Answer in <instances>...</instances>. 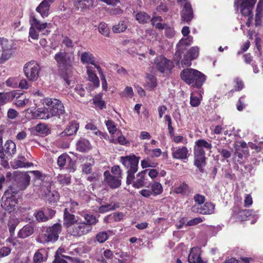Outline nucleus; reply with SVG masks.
Here are the masks:
<instances>
[{
	"label": "nucleus",
	"instance_id": "26",
	"mask_svg": "<svg viewBox=\"0 0 263 263\" xmlns=\"http://www.w3.org/2000/svg\"><path fill=\"white\" fill-rule=\"evenodd\" d=\"M33 232L34 227L30 224H26L18 231L17 237L24 239L31 236Z\"/></svg>",
	"mask_w": 263,
	"mask_h": 263
},
{
	"label": "nucleus",
	"instance_id": "49",
	"mask_svg": "<svg viewBox=\"0 0 263 263\" xmlns=\"http://www.w3.org/2000/svg\"><path fill=\"white\" fill-rule=\"evenodd\" d=\"M35 130L37 132L44 135H47L50 132L49 128L44 124H37L35 127Z\"/></svg>",
	"mask_w": 263,
	"mask_h": 263
},
{
	"label": "nucleus",
	"instance_id": "31",
	"mask_svg": "<svg viewBox=\"0 0 263 263\" xmlns=\"http://www.w3.org/2000/svg\"><path fill=\"white\" fill-rule=\"evenodd\" d=\"M115 234L112 230H107L106 231L99 232L96 236V240L100 243H103L106 241L110 236H113Z\"/></svg>",
	"mask_w": 263,
	"mask_h": 263
},
{
	"label": "nucleus",
	"instance_id": "61",
	"mask_svg": "<svg viewBox=\"0 0 263 263\" xmlns=\"http://www.w3.org/2000/svg\"><path fill=\"white\" fill-rule=\"evenodd\" d=\"M66 257L69 256L66 255H55L54 259L52 263H67V262L63 259V258L67 259Z\"/></svg>",
	"mask_w": 263,
	"mask_h": 263
},
{
	"label": "nucleus",
	"instance_id": "63",
	"mask_svg": "<svg viewBox=\"0 0 263 263\" xmlns=\"http://www.w3.org/2000/svg\"><path fill=\"white\" fill-rule=\"evenodd\" d=\"M111 142L117 144L119 143L121 145H124L127 143V140L123 136H120L118 137L117 140L112 139L111 140Z\"/></svg>",
	"mask_w": 263,
	"mask_h": 263
},
{
	"label": "nucleus",
	"instance_id": "14",
	"mask_svg": "<svg viewBox=\"0 0 263 263\" xmlns=\"http://www.w3.org/2000/svg\"><path fill=\"white\" fill-rule=\"evenodd\" d=\"M104 181L111 189L119 187L121 184V178L111 175L108 171L104 173Z\"/></svg>",
	"mask_w": 263,
	"mask_h": 263
},
{
	"label": "nucleus",
	"instance_id": "10",
	"mask_svg": "<svg viewBox=\"0 0 263 263\" xmlns=\"http://www.w3.org/2000/svg\"><path fill=\"white\" fill-rule=\"evenodd\" d=\"M155 64L157 69L162 73H168L174 67L172 61L167 59L164 57H157L155 60Z\"/></svg>",
	"mask_w": 263,
	"mask_h": 263
},
{
	"label": "nucleus",
	"instance_id": "2",
	"mask_svg": "<svg viewBox=\"0 0 263 263\" xmlns=\"http://www.w3.org/2000/svg\"><path fill=\"white\" fill-rule=\"evenodd\" d=\"M139 158L135 155L120 157V162L127 168V176L126 177V183L128 185L133 184L135 177V174L138 171Z\"/></svg>",
	"mask_w": 263,
	"mask_h": 263
},
{
	"label": "nucleus",
	"instance_id": "62",
	"mask_svg": "<svg viewBox=\"0 0 263 263\" xmlns=\"http://www.w3.org/2000/svg\"><path fill=\"white\" fill-rule=\"evenodd\" d=\"M39 32L36 29L31 26L29 29V36L32 39L37 40L39 37Z\"/></svg>",
	"mask_w": 263,
	"mask_h": 263
},
{
	"label": "nucleus",
	"instance_id": "59",
	"mask_svg": "<svg viewBox=\"0 0 263 263\" xmlns=\"http://www.w3.org/2000/svg\"><path fill=\"white\" fill-rule=\"evenodd\" d=\"M171 138L173 141L176 143H179L181 142L184 143H187V139L181 135L175 136L174 135V136H172Z\"/></svg>",
	"mask_w": 263,
	"mask_h": 263
},
{
	"label": "nucleus",
	"instance_id": "24",
	"mask_svg": "<svg viewBox=\"0 0 263 263\" xmlns=\"http://www.w3.org/2000/svg\"><path fill=\"white\" fill-rule=\"evenodd\" d=\"M147 171V170L142 171L137 174L136 179L133 184L134 187L140 189L145 185V174Z\"/></svg>",
	"mask_w": 263,
	"mask_h": 263
},
{
	"label": "nucleus",
	"instance_id": "3",
	"mask_svg": "<svg viewBox=\"0 0 263 263\" xmlns=\"http://www.w3.org/2000/svg\"><path fill=\"white\" fill-rule=\"evenodd\" d=\"M257 0H235L234 7L237 11H239L241 14L245 16H249L246 23L248 27H250L252 23L253 15L252 10Z\"/></svg>",
	"mask_w": 263,
	"mask_h": 263
},
{
	"label": "nucleus",
	"instance_id": "9",
	"mask_svg": "<svg viewBox=\"0 0 263 263\" xmlns=\"http://www.w3.org/2000/svg\"><path fill=\"white\" fill-rule=\"evenodd\" d=\"M44 103L47 106H49L53 116L63 115L65 113L64 107L61 101L56 99L46 98Z\"/></svg>",
	"mask_w": 263,
	"mask_h": 263
},
{
	"label": "nucleus",
	"instance_id": "7",
	"mask_svg": "<svg viewBox=\"0 0 263 263\" xmlns=\"http://www.w3.org/2000/svg\"><path fill=\"white\" fill-rule=\"evenodd\" d=\"M40 70V67L35 61L27 62L24 66L25 76L32 81H35L38 79Z\"/></svg>",
	"mask_w": 263,
	"mask_h": 263
},
{
	"label": "nucleus",
	"instance_id": "48",
	"mask_svg": "<svg viewBox=\"0 0 263 263\" xmlns=\"http://www.w3.org/2000/svg\"><path fill=\"white\" fill-rule=\"evenodd\" d=\"M84 219L86 220L85 222L86 225L91 227L92 225H95L98 222V220L92 215L91 214H85L84 215Z\"/></svg>",
	"mask_w": 263,
	"mask_h": 263
},
{
	"label": "nucleus",
	"instance_id": "25",
	"mask_svg": "<svg viewBox=\"0 0 263 263\" xmlns=\"http://www.w3.org/2000/svg\"><path fill=\"white\" fill-rule=\"evenodd\" d=\"M30 22L31 26L36 29L39 32L43 31L45 29L48 28V27L51 25L50 23H41L34 16L31 17Z\"/></svg>",
	"mask_w": 263,
	"mask_h": 263
},
{
	"label": "nucleus",
	"instance_id": "45",
	"mask_svg": "<svg viewBox=\"0 0 263 263\" xmlns=\"http://www.w3.org/2000/svg\"><path fill=\"white\" fill-rule=\"evenodd\" d=\"M99 32L106 37H108L110 34V29L108 25L105 23H101L98 26Z\"/></svg>",
	"mask_w": 263,
	"mask_h": 263
},
{
	"label": "nucleus",
	"instance_id": "37",
	"mask_svg": "<svg viewBox=\"0 0 263 263\" xmlns=\"http://www.w3.org/2000/svg\"><path fill=\"white\" fill-rule=\"evenodd\" d=\"M191 192V189L189 185L185 183H182L174 189V192L176 194H180L182 195H188Z\"/></svg>",
	"mask_w": 263,
	"mask_h": 263
},
{
	"label": "nucleus",
	"instance_id": "50",
	"mask_svg": "<svg viewBox=\"0 0 263 263\" xmlns=\"http://www.w3.org/2000/svg\"><path fill=\"white\" fill-rule=\"evenodd\" d=\"M191 60H194L196 59L199 55V48L198 47H193L186 53Z\"/></svg>",
	"mask_w": 263,
	"mask_h": 263
},
{
	"label": "nucleus",
	"instance_id": "6",
	"mask_svg": "<svg viewBox=\"0 0 263 263\" xmlns=\"http://www.w3.org/2000/svg\"><path fill=\"white\" fill-rule=\"evenodd\" d=\"M54 59L60 69L66 70L72 66L74 57L70 53L65 51H60L55 54Z\"/></svg>",
	"mask_w": 263,
	"mask_h": 263
},
{
	"label": "nucleus",
	"instance_id": "54",
	"mask_svg": "<svg viewBox=\"0 0 263 263\" xmlns=\"http://www.w3.org/2000/svg\"><path fill=\"white\" fill-rule=\"evenodd\" d=\"M120 95L122 97L132 98L134 95L133 88L131 87L127 86L124 89V90L121 93Z\"/></svg>",
	"mask_w": 263,
	"mask_h": 263
},
{
	"label": "nucleus",
	"instance_id": "57",
	"mask_svg": "<svg viewBox=\"0 0 263 263\" xmlns=\"http://www.w3.org/2000/svg\"><path fill=\"white\" fill-rule=\"evenodd\" d=\"M115 209V206L111 204L103 205L99 207V212L101 213L107 212Z\"/></svg>",
	"mask_w": 263,
	"mask_h": 263
},
{
	"label": "nucleus",
	"instance_id": "21",
	"mask_svg": "<svg viewBox=\"0 0 263 263\" xmlns=\"http://www.w3.org/2000/svg\"><path fill=\"white\" fill-rule=\"evenodd\" d=\"M31 173L33 175L36 179L42 181L41 184L43 187H49L51 186V179L49 176L43 174L39 171H32Z\"/></svg>",
	"mask_w": 263,
	"mask_h": 263
},
{
	"label": "nucleus",
	"instance_id": "19",
	"mask_svg": "<svg viewBox=\"0 0 263 263\" xmlns=\"http://www.w3.org/2000/svg\"><path fill=\"white\" fill-rule=\"evenodd\" d=\"M54 0H44L36 8V11L39 12L42 17H47L49 14V7Z\"/></svg>",
	"mask_w": 263,
	"mask_h": 263
},
{
	"label": "nucleus",
	"instance_id": "33",
	"mask_svg": "<svg viewBox=\"0 0 263 263\" xmlns=\"http://www.w3.org/2000/svg\"><path fill=\"white\" fill-rule=\"evenodd\" d=\"M3 148L4 154H6L8 156H12L16 153L15 144L11 140L7 141Z\"/></svg>",
	"mask_w": 263,
	"mask_h": 263
},
{
	"label": "nucleus",
	"instance_id": "58",
	"mask_svg": "<svg viewBox=\"0 0 263 263\" xmlns=\"http://www.w3.org/2000/svg\"><path fill=\"white\" fill-rule=\"evenodd\" d=\"M94 104L100 109L105 107V103L100 97H95L93 100Z\"/></svg>",
	"mask_w": 263,
	"mask_h": 263
},
{
	"label": "nucleus",
	"instance_id": "13",
	"mask_svg": "<svg viewBox=\"0 0 263 263\" xmlns=\"http://www.w3.org/2000/svg\"><path fill=\"white\" fill-rule=\"evenodd\" d=\"M15 182L16 186L22 190H25L29 184L30 177L26 173H20L16 175Z\"/></svg>",
	"mask_w": 263,
	"mask_h": 263
},
{
	"label": "nucleus",
	"instance_id": "18",
	"mask_svg": "<svg viewBox=\"0 0 263 263\" xmlns=\"http://www.w3.org/2000/svg\"><path fill=\"white\" fill-rule=\"evenodd\" d=\"M173 158L180 160H186L189 157V151L186 147H178L172 149Z\"/></svg>",
	"mask_w": 263,
	"mask_h": 263
},
{
	"label": "nucleus",
	"instance_id": "51",
	"mask_svg": "<svg viewBox=\"0 0 263 263\" xmlns=\"http://www.w3.org/2000/svg\"><path fill=\"white\" fill-rule=\"evenodd\" d=\"M145 151H147V154H150L152 158H155L159 157L161 154L162 151L160 148H155L153 149H148L147 147L145 148Z\"/></svg>",
	"mask_w": 263,
	"mask_h": 263
},
{
	"label": "nucleus",
	"instance_id": "5",
	"mask_svg": "<svg viewBox=\"0 0 263 263\" xmlns=\"http://www.w3.org/2000/svg\"><path fill=\"white\" fill-rule=\"evenodd\" d=\"M22 190L14 184L12 186L5 192L4 195L2 198V206L6 210L12 211L14 206L17 203L18 200L14 198L16 195Z\"/></svg>",
	"mask_w": 263,
	"mask_h": 263
},
{
	"label": "nucleus",
	"instance_id": "17",
	"mask_svg": "<svg viewBox=\"0 0 263 263\" xmlns=\"http://www.w3.org/2000/svg\"><path fill=\"white\" fill-rule=\"evenodd\" d=\"M201 249L199 247H193L191 249L188 256L189 263H203L201 257Z\"/></svg>",
	"mask_w": 263,
	"mask_h": 263
},
{
	"label": "nucleus",
	"instance_id": "52",
	"mask_svg": "<svg viewBox=\"0 0 263 263\" xmlns=\"http://www.w3.org/2000/svg\"><path fill=\"white\" fill-rule=\"evenodd\" d=\"M105 124L110 134H114L116 133V132L117 131V128L114 122L112 121H106Z\"/></svg>",
	"mask_w": 263,
	"mask_h": 263
},
{
	"label": "nucleus",
	"instance_id": "32",
	"mask_svg": "<svg viewBox=\"0 0 263 263\" xmlns=\"http://www.w3.org/2000/svg\"><path fill=\"white\" fill-rule=\"evenodd\" d=\"M77 149L81 152H85L91 148V145L88 140L81 139L77 143Z\"/></svg>",
	"mask_w": 263,
	"mask_h": 263
},
{
	"label": "nucleus",
	"instance_id": "60",
	"mask_svg": "<svg viewBox=\"0 0 263 263\" xmlns=\"http://www.w3.org/2000/svg\"><path fill=\"white\" fill-rule=\"evenodd\" d=\"M78 206V203L73 201H70V202L67 203L66 205V208H68V212H74L77 207Z\"/></svg>",
	"mask_w": 263,
	"mask_h": 263
},
{
	"label": "nucleus",
	"instance_id": "40",
	"mask_svg": "<svg viewBox=\"0 0 263 263\" xmlns=\"http://www.w3.org/2000/svg\"><path fill=\"white\" fill-rule=\"evenodd\" d=\"M127 28V22L126 21H120L117 25L112 27V31L116 33L124 32Z\"/></svg>",
	"mask_w": 263,
	"mask_h": 263
},
{
	"label": "nucleus",
	"instance_id": "22",
	"mask_svg": "<svg viewBox=\"0 0 263 263\" xmlns=\"http://www.w3.org/2000/svg\"><path fill=\"white\" fill-rule=\"evenodd\" d=\"M181 15L182 20L186 22L191 21L193 18V11L190 3H186L184 4Z\"/></svg>",
	"mask_w": 263,
	"mask_h": 263
},
{
	"label": "nucleus",
	"instance_id": "1",
	"mask_svg": "<svg viewBox=\"0 0 263 263\" xmlns=\"http://www.w3.org/2000/svg\"><path fill=\"white\" fill-rule=\"evenodd\" d=\"M180 77L187 84L197 88L200 87L205 81L204 74L192 68H186L182 70Z\"/></svg>",
	"mask_w": 263,
	"mask_h": 263
},
{
	"label": "nucleus",
	"instance_id": "53",
	"mask_svg": "<svg viewBox=\"0 0 263 263\" xmlns=\"http://www.w3.org/2000/svg\"><path fill=\"white\" fill-rule=\"evenodd\" d=\"M158 163L156 162H152L149 159H144L141 162V165L143 168L147 167H155Z\"/></svg>",
	"mask_w": 263,
	"mask_h": 263
},
{
	"label": "nucleus",
	"instance_id": "16",
	"mask_svg": "<svg viewBox=\"0 0 263 263\" xmlns=\"http://www.w3.org/2000/svg\"><path fill=\"white\" fill-rule=\"evenodd\" d=\"M194 164L198 168L200 172H203V167L205 165V153L200 151L194 150Z\"/></svg>",
	"mask_w": 263,
	"mask_h": 263
},
{
	"label": "nucleus",
	"instance_id": "43",
	"mask_svg": "<svg viewBox=\"0 0 263 263\" xmlns=\"http://www.w3.org/2000/svg\"><path fill=\"white\" fill-rule=\"evenodd\" d=\"M251 215V212L249 210H241L236 215V218L240 221H244Z\"/></svg>",
	"mask_w": 263,
	"mask_h": 263
},
{
	"label": "nucleus",
	"instance_id": "27",
	"mask_svg": "<svg viewBox=\"0 0 263 263\" xmlns=\"http://www.w3.org/2000/svg\"><path fill=\"white\" fill-rule=\"evenodd\" d=\"M36 116L41 119H48L53 117L49 106L38 109L36 111Z\"/></svg>",
	"mask_w": 263,
	"mask_h": 263
},
{
	"label": "nucleus",
	"instance_id": "12",
	"mask_svg": "<svg viewBox=\"0 0 263 263\" xmlns=\"http://www.w3.org/2000/svg\"><path fill=\"white\" fill-rule=\"evenodd\" d=\"M80 60L83 64H90L91 66H93L98 72H101V66L99 62L96 61L95 57L90 52H82L80 56Z\"/></svg>",
	"mask_w": 263,
	"mask_h": 263
},
{
	"label": "nucleus",
	"instance_id": "39",
	"mask_svg": "<svg viewBox=\"0 0 263 263\" xmlns=\"http://www.w3.org/2000/svg\"><path fill=\"white\" fill-rule=\"evenodd\" d=\"M95 161L93 158H90L88 162L81 165L82 172L85 174H89L91 173L92 166L94 165Z\"/></svg>",
	"mask_w": 263,
	"mask_h": 263
},
{
	"label": "nucleus",
	"instance_id": "55",
	"mask_svg": "<svg viewBox=\"0 0 263 263\" xmlns=\"http://www.w3.org/2000/svg\"><path fill=\"white\" fill-rule=\"evenodd\" d=\"M70 157L68 156L67 155H60L58 159L57 163L58 165L62 167L66 164L67 159H69Z\"/></svg>",
	"mask_w": 263,
	"mask_h": 263
},
{
	"label": "nucleus",
	"instance_id": "20",
	"mask_svg": "<svg viewBox=\"0 0 263 263\" xmlns=\"http://www.w3.org/2000/svg\"><path fill=\"white\" fill-rule=\"evenodd\" d=\"M86 68L88 80L91 82L95 87H99L100 85V81L95 70V68H96L89 65H87Z\"/></svg>",
	"mask_w": 263,
	"mask_h": 263
},
{
	"label": "nucleus",
	"instance_id": "35",
	"mask_svg": "<svg viewBox=\"0 0 263 263\" xmlns=\"http://www.w3.org/2000/svg\"><path fill=\"white\" fill-rule=\"evenodd\" d=\"M0 45L2 50L14 51L15 50V44L12 40L9 41L5 38H0Z\"/></svg>",
	"mask_w": 263,
	"mask_h": 263
},
{
	"label": "nucleus",
	"instance_id": "8",
	"mask_svg": "<svg viewBox=\"0 0 263 263\" xmlns=\"http://www.w3.org/2000/svg\"><path fill=\"white\" fill-rule=\"evenodd\" d=\"M92 230V227L86 225L85 222L76 223L67 230L68 233L75 237L86 235Z\"/></svg>",
	"mask_w": 263,
	"mask_h": 263
},
{
	"label": "nucleus",
	"instance_id": "23",
	"mask_svg": "<svg viewBox=\"0 0 263 263\" xmlns=\"http://www.w3.org/2000/svg\"><path fill=\"white\" fill-rule=\"evenodd\" d=\"M44 249H38L33 256V263H44L46 261L47 256Z\"/></svg>",
	"mask_w": 263,
	"mask_h": 263
},
{
	"label": "nucleus",
	"instance_id": "47",
	"mask_svg": "<svg viewBox=\"0 0 263 263\" xmlns=\"http://www.w3.org/2000/svg\"><path fill=\"white\" fill-rule=\"evenodd\" d=\"M46 212H43V211H39L34 213V216L36 220L39 222H45L49 219V218L46 214Z\"/></svg>",
	"mask_w": 263,
	"mask_h": 263
},
{
	"label": "nucleus",
	"instance_id": "4",
	"mask_svg": "<svg viewBox=\"0 0 263 263\" xmlns=\"http://www.w3.org/2000/svg\"><path fill=\"white\" fill-rule=\"evenodd\" d=\"M61 228L62 226L60 223H56L52 227L44 228L39 238L36 239V241L41 243L57 241L61 231Z\"/></svg>",
	"mask_w": 263,
	"mask_h": 263
},
{
	"label": "nucleus",
	"instance_id": "44",
	"mask_svg": "<svg viewBox=\"0 0 263 263\" xmlns=\"http://www.w3.org/2000/svg\"><path fill=\"white\" fill-rule=\"evenodd\" d=\"M14 52L15 51L14 50H2V56L0 58V63H4L6 61L10 59Z\"/></svg>",
	"mask_w": 263,
	"mask_h": 263
},
{
	"label": "nucleus",
	"instance_id": "28",
	"mask_svg": "<svg viewBox=\"0 0 263 263\" xmlns=\"http://www.w3.org/2000/svg\"><path fill=\"white\" fill-rule=\"evenodd\" d=\"M74 7L78 9L85 10L93 5L92 0H73Z\"/></svg>",
	"mask_w": 263,
	"mask_h": 263
},
{
	"label": "nucleus",
	"instance_id": "36",
	"mask_svg": "<svg viewBox=\"0 0 263 263\" xmlns=\"http://www.w3.org/2000/svg\"><path fill=\"white\" fill-rule=\"evenodd\" d=\"M50 187L51 186L49 187H46V191L45 194L46 198L50 202H55L59 199V194L55 191H51L50 190Z\"/></svg>",
	"mask_w": 263,
	"mask_h": 263
},
{
	"label": "nucleus",
	"instance_id": "38",
	"mask_svg": "<svg viewBox=\"0 0 263 263\" xmlns=\"http://www.w3.org/2000/svg\"><path fill=\"white\" fill-rule=\"evenodd\" d=\"M151 189L154 196H157L161 194L163 191L162 184L157 181H154L152 183Z\"/></svg>",
	"mask_w": 263,
	"mask_h": 263
},
{
	"label": "nucleus",
	"instance_id": "64",
	"mask_svg": "<svg viewBox=\"0 0 263 263\" xmlns=\"http://www.w3.org/2000/svg\"><path fill=\"white\" fill-rule=\"evenodd\" d=\"M202 221H203V220L201 218L196 217V218H193V219H191L190 221H189L187 222L186 226H195L198 223H200Z\"/></svg>",
	"mask_w": 263,
	"mask_h": 263
},
{
	"label": "nucleus",
	"instance_id": "34",
	"mask_svg": "<svg viewBox=\"0 0 263 263\" xmlns=\"http://www.w3.org/2000/svg\"><path fill=\"white\" fill-rule=\"evenodd\" d=\"M79 127L78 123L75 122H72L70 124L67 126L62 134L64 136H70L75 134Z\"/></svg>",
	"mask_w": 263,
	"mask_h": 263
},
{
	"label": "nucleus",
	"instance_id": "56",
	"mask_svg": "<svg viewBox=\"0 0 263 263\" xmlns=\"http://www.w3.org/2000/svg\"><path fill=\"white\" fill-rule=\"evenodd\" d=\"M263 17V14L260 12H258L255 11V25L257 26H260L262 25V19Z\"/></svg>",
	"mask_w": 263,
	"mask_h": 263
},
{
	"label": "nucleus",
	"instance_id": "30",
	"mask_svg": "<svg viewBox=\"0 0 263 263\" xmlns=\"http://www.w3.org/2000/svg\"><path fill=\"white\" fill-rule=\"evenodd\" d=\"M157 86V80L156 77L147 74L146 77L145 87L148 90H152Z\"/></svg>",
	"mask_w": 263,
	"mask_h": 263
},
{
	"label": "nucleus",
	"instance_id": "41",
	"mask_svg": "<svg viewBox=\"0 0 263 263\" xmlns=\"http://www.w3.org/2000/svg\"><path fill=\"white\" fill-rule=\"evenodd\" d=\"M136 19L139 23L145 24L151 20V16L144 12H140L136 14Z\"/></svg>",
	"mask_w": 263,
	"mask_h": 263
},
{
	"label": "nucleus",
	"instance_id": "11",
	"mask_svg": "<svg viewBox=\"0 0 263 263\" xmlns=\"http://www.w3.org/2000/svg\"><path fill=\"white\" fill-rule=\"evenodd\" d=\"M215 205L211 202H206L203 205H194L192 211L201 214H211L214 213Z\"/></svg>",
	"mask_w": 263,
	"mask_h": 263
},
{
	"label": "nucleus",
	"instance_id": "15",
	"mask_svg": "<svg viewBox=\"0 0 263 263\" xmlns=\"http://www.w3.org/2000/svg\"><path fill=\"white\" fill-rule=\"evenodd\" d=\"M78 221V217L68 212V208H65L64 211L63 225L68 230Z\"/></svg>",
	"mask_w": 263,
	"mask_h": 263
},
{
	"label": "nucleus",
	"instance_id": "29",
	"mask_svg": "<svg viewBox=\"0 0 263 263\" xmlns=\"http://www.w3.org/2000/svg\"><path fill=\"white\" fill-rule=\"evenodd\" d=\"M212 144L208 143L204 139H200L195 142V146L194 147V150L200 151L203 153H205L204 148L206 150L210 151L212 148Z\"/></svg>",
	"mask_w": 263,
	"mask_h": 263
},
{
	"label": "nucleus",
	"instance_id": "42",
	"mask_svg": "<svg viewBox=\"0 0 263 263\" xmlns=\"http://www.w3.org/2000/svg\"><path fill=\"white\" fill-rule=\"evenodd\" d=\"M26 159L24 157L22 156L19 157L18 159L14 160L13 167L15 168H19V167H29L32 165L31 163L29 162H25Z\"/></svg>",
	"mask_w": 263,
	"mask_h": 263
},
{
	"label": "nucleus",
	"instance_id": "46",
	"mask_svg": "<svg viewBox=\"0 0 263 263\" xmlns=\"http://www.w3.org/2000/svg\"><path fill=\"white\" fill-rule=\"evenodd\" d=\"M20 79L18 77H11L6 81V85L8 87H11L13 88L18 87V83Z\"/></svg>",
	"mask_w": 263,
	"mask_h": 263
}]
</instances>
